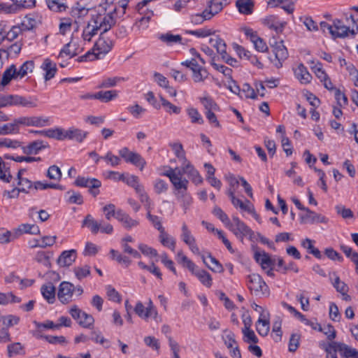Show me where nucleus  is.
Listing matches in <instances>:
<instances>
[{
  "instance_id": "nucleus-1",
  "label": "nucleus",
  "mask_w": 358,
  "mask_h": 358,
  "mask_svg": "<svg viewBox=\"0 0 358 358\" xmlns=\"http://www.w3.org/2000/svg\"><path fill=\"white\" fill-rule=\"evenodd\" d=\"M117 9L113 11H106V8L101 7L95 14L91 15L87 26L84 28L82 38L85 41H91L92 38L100 31L106 34L115 24L114 14Z\"/></svg>"
},
{
  "instance_id": "nucleus-2",
  "label": "nucleus",
  "mask_w": 358,
  "mask_h": 358,
  "mask_svg": "<svg viewBox=\"0 0 358 358\" xmlns=\"http://www.w3.org/2000/svg\"><path fill=\"white\" fill-rule=\"evenodd\" d=\"M329 339L327 341L320 343V347L326 352V358H338L337 352L345 358L350 356L351 347L339 342L333 341L336 337H328Z\"/></svg>"
},
{
  "instance_id": "nucleus-3",
  "label": "nucleus",
  "mask_w": 358,
  "mask_h": 358,
  "mask_svg": "<svg viewBox=\"0 0 358 358\" xmlns=\"http://www.w3.org/2000/svg\"><path fill=\"white\" fill-rule=\"evenodd\" d=\"M105 34H100L98 40L96 41L93 51L96 50L97 52H91L88 51L85 55L78 58V61L81 62L87 60H94L99 58L100 54L105 55L108 53L112 48L113 43L111 40L106 38Z\"/></svg>"
},
{
  "instance_id": "nucleus-4",
  "label": "nucleus",
  "mask_w": 358,
  "mask_h": 358,
  "mask_svg": "<svg viewBox=\"0 0 358 358\" xmlns=\"http://www.w3.org/2000/svg\"><path fill=\"white\" fill-rule=\"evenodd\" d=\"M247 285L252 294L257 296H268L269 289L262 276L257 273H252L247 277Z\"/></svg>"
},
{
  "instance_id": "nucleus-5",
  "label": "nucleus",
  "mask_w": 358,
  "mask_h": 358,
  "mask_svg": "<svg viewBox=\"0 0 358 358\" xmlns=\"http://www.w3.org/2000/svg\"><path fill=\"white\" fill-rule=\"evenodd\" d=\"M134 312L138 317L145 321L150 318L156 322L160 320L157 310L150 299L148 300L146 307H145L141 301H138L135 306Z\"/></svg>"
},
{
  "instance_id": "nucleus-6",
  "label": "nucleus",
  "mask_w": 358,
  "mask_h": 358,
  "mask_svg": "<svg viewBox=\"0 0 358 358\" xmlns=\"http://www.w3.org/2000/svg\"><path fill=\"white\" fill-rule=\"evenodd\" d=\"M21 106L23 107H36V105L31 101H28L25 97L20 95H1L0 96V108Z\"/></svg>"
},
{
  "instance_id": "nucleus-7",
  "label": "nucleus",
  "mask_w": 358,
  "mask_h": 358,
  "mask_svg": "<svg viewBox=\"0 0 358 358\" xmlns=\"http://www.w3.org/2000/svg\"><path fill=\"white\" fill-rule=\"evenodd\" d=\"M120 156L127 162L139 168L142 171L146 165L145 159L138 153L130 151L124 147L119 150Z\"/></svg>"
},
{
  "instance_id": "nucleus-8",
  "label": "nucleus",
  "mask_w": 358,
  "mask_h": 358,
  "mask_svg": "<svg viewBox=\"0 0 358 358\" xmlns=\"http://www.w3.org/2000/svg\"><path fill=\"white\" fill-rule=\"evenodd\" d=\"M69 313L84 328L90 329L94 324V320L92 315L86 313L76 306L70 309Z\"/></svg>"
},
{
  "instance_id": "nucleus-9",
  "label": "nucleus",
  "mask_w": 358,
  "mask_h": 358,
  "mask_svg": "<svg viewBox=\"0 0 358 358\" xmlns=\"http://www.w3.org/2000/svg\"><path fill=\"white\" fill-rule=\"evenodd\" d=\"M169 169L162 173V176H166L169 178L174 189L185 188V184L189 183V181L182 178V173L178 168L172 169L168 167Z\"/></svg>"
},
{
  "instance_id": "nucleus-10",
  "label": "nucleus",
  "mask_w": 358,
  "mask_h": 358,
  "mask_svg": "<svg viewBox=\"0 0 358 358\" xmlns=\"http://www.w3.org/2000/svg\"><path fill=\"white\" fill-rule=\"evenodd\" d=\"M75 184L78 187H88L89 192L94 196H96L99 194L98 189L101 186V182L96 178H90L78 176Z\"/></svg>"
},
{
  "instance_id": "nucleus-11",
  "label": "nucleus",
  "mask_w": 358,
  "mask_h": 358,
  "mask_svg": "<svg viewBox=\"0 0 358 358\" xmlns=\"http://www.w3.org/2000/svg\"><path fill=\"white\" fill-rule=\"evenodd\" d=\"M273 48V53L275 55L274 59H271L274 66L280 69L282 66V62L287 58L288 52L286 47L283 44V41L275 42L274 45H271Z\"/></svg>"
},
{
  "instance_id": "nucleus-12",
  "label": "nucleus",
  "mask_w": 358,
  "mask_h": 358,
  "mask_svg": "<svg viewBox=\"0 0 358 358\" xmlns=\"http://www.w3.org/2000/svg\"><path fill=\"white\" fill-rule=\"evenodd\" d=\"M16 123L17 127L24 125L27 127H44L50 124L49 117H20L16 118Z\"/></svg>"
},
{
  "instance_id": "nucleus-13",
  "label": "nucleus",
  "mask_w": 358,
  "mask_h": 358,
  "mask_svg": "<svg viewBox=\"0 0 358 358\" xmlns=\"http://www.w3.org/2000/svg\"><path fill=\"white\" fill-rule=\"evenodd\" d=\"M74 286L72 283L64 281L60 283L57 292L58 299L64 304L72 301Z\"/></svg>"
},
{
  "instance_id": "nucleus-14",
  "label": "nucleus",
  "mask_w": 358,
  "mask_h": 358,
  "mask_svg": "<svg viewBox=\"0 0 358 358\" xmlns=\"http://www.w3.org/2000/svg\"><path fill=\"white\" fill-rule=\"evenodd\" d=\"M306 213L300 216L301 223H327L329 219L324 215L317 213L315 211L310 210L308 208H306Z\"/></svg>"
},
{
  "instance_id": "nucleus-15",
  "label": "nucleus",
  "mask_w": 358,
  "mask_h": 358,
  "mask_svg": "<svg viewBox=\"0 0 358 358\" xmlns=\"http://www.w3.org/2000/svg\"><path fill=\"white\" fill-rule=\"evenodd\" d=\"M333 31V38H345L348 36L349 34H351L352 36L355 35V31L353 28L350 29L343 21L338 19L334 20Z\"/></svg>"
},
{
  "instance_id": "nucleus-16",
  "label": "nucleus",
  "mask_w": 358,
  "mask_h": 358,
  "mask_svg": "<svg viewBox=\"0 0 358 358\" xmlns=\"http://www.w3.org/2000/svg\"><path fill=\"white\" fill-rule=\"evenodd\" d=\"M262 22L270 29L274 30L276 34L282 33L287 24L286 22L281 21L279 19V17L275 15H271L266 17L263 19Z\"/></svg>"
},
{
  "instance_id": "nucleus-17",
  "label": "nucleus",
  "mask_w": 358,
  "mask_h": 358,
  "mask_svg": "<svg viewBox=\"0 0 358 358\" xmlns=\"http://www.w3.org/2000/svg\"><path fill=\"white\" fill-rule=\"evenodd\" d=\"M230 231H231L234 234L243 240L245 236H249L250 238H252L254 232L252 230L248 227L244 222H242L239 224L235 226L231 222H229V224L227 226Z\"/></svg>"
},
{
  "instance_id": "nucleus-18",
  "label": "nucleus",
  "mask_w": 358,
  "mask_h": 358,
  "mask_svg": "<svg viewBox=\"0 0 358 358\" xmlns=\"http://www.w3.org/2000/svg\"><path fill=\"white\" fill-rule=\"evenodd\" d=\"M256 329L259 336H267L270 329L269 313L263 311L256 322Z\"/></svg>"
},
{
  "instance_id": "nucleus-19",
  "label": "nucleus",
  "mask_w": 358,
  "mask_h": 358,
  "mask_svg": "<svg viewBox=\"0 0 358 358\" xmlns=\"http://www.w3.org/2000/svg\"><path fill=\"white\" fill-rule=\"evenodd\" d=\"M188 184L189 183L185 184V188L175 189L176 191L175 194L177 199L180 201L185 213H186L187 210L192 203V198L190 194L187 193Z\"/></svg>"
},
{
  "instance_id": "nucleus-20",
  "label": "nucleus",
  "mask_w": 358,
  "mask_h": 358,
  "mask_svg": "<svg viewBox=\"0 0 358 358\" xmlns=\"http://www.w3.org/2000/svg\"><path fill=\"white\" fill-rule=\"evenodd\" d=\"M182 174H187L196 185L201 184L203 182L202 177L189 162L187 161V162L182 163Z\"/></svg>"
},
{
  "instance_id": "nucleus-21",
  "label": "nucleus",
  "mask_w": 358,
  "mask_h": 358,
  "mask_svg": "<svg viewBox=\"0 0 358 358\" xmlns=\"http://www.w3.org/2000/svg\"><path fill=\"white\" fill-rule=\"evenodd\" d=\"M77 252L76 250H65L62 252L57 259L60 266H69L76 261Z\"/></svg>"
},
{
  "instance_id": "nucleus-22",
  "label": "nucleus",
  "mask_w": 358,
  "mask_h": 358,
  "mask_svg": "<svg viewBox=\"0 0 358 358\" xmlns=\"http://www.w3.org/2000/svg\"><path fill=\"white\" fill-rule=\"evenodd\" d=\"M64 139L74 140L81 143L87 137L88 132L77 128H70L64 130Z\"/></svg>"
},
{
  "instance_id": "nucleus-23",
  "label": "nucleus",
  "mask_w": 358,
  "mask_h": 358,
  "mask_svg": "<svg viewBox=\"0 0 358 358\" xmlns=\"http://www.w3.org/2000/svg\"><path fill=\"white\" fill-rule=\"evenodd\" d=\"M41 68L45 72L44 75L45 81L53 78L57 71L56 64L52 62L49 58L44 59Z\"/></svg>"
},
{
  "instance_id": "nucleus-24",
  "label": "nucleus",
  "mask_w": 358,
  "mask_h": 358,
  "mask_svg": "<svg viewBox=\"0 0 358 358\" xmlns=\"http://www.w3.org/2000/svg\"><path fill=\"white\" fill-rule=\"evenodd\" d=\"M254 259L257 263L260 264L263 269L274 264V260L272 259L270 255L265 251H255L254 254Z\"/></svg>"
},
{
  "instance_id": "nucleus-25",
  "label": "nucleus",
  "mask_w": 358,
  "mask_h": 358,
  "mask_svg": "<svg viewBox=\"0 0 358 358\" xmlns=\"http://www.w3.org/2000/svg\"><path fill=\"white\" fill-rule=\"evenodd\" d=\"M117 220L121 222L122 226L127 229L135 227L139 224L138 220L132 219L127 213L120 208H119V213L117 214Z\"/></svg>"
},
{
  "instance_id": "nucleus-26",
  "label": "nucleus",
  "mask_w": 358,
  "mask_h": 358,
  "mask_svg": "<svg viewBox=\"0 0 358 358\" xmlns=\"http://www.w3.org/2000/svg\"><path fill=\"white\" fill-rule=\"evenodd\" d=\"M236 6L240 13L248 15L253 13L255 3L252 0H236Z\"/></svg>"
},
{
  "instance_id": "nucleus-27",
  "label": "nucleus",
  "mask_w": 358,
  "mask_h": 358,
  "mask_svg": "<svg viewBox=\"0 0 358 358\" xmlns=\"http://www.w3.org/2000/svg\"><path fill=\"white\" fill-rule=\"evenodd\" d=\"M294 75L302 84H308L312 79V76L302 64L298 65L294 69Z\"/></svg>"
},
{
  "instance_id": "nucleus-28",
  "label": "nucleus",
  "mask_w": 358,
  "mask_h": 358,
  "mask_svg": "<svg viewBox=\"0 0 358 358\" xmlns=\"http://www.w3.org/2000/svg\"><path fill=\"white\" fill-rule=\"evenodd\" d=\"M227 0H211L208 2V8H206L208 13V17H213L216 14L220 13L224 8V2Z\"/></svg>"
},
{
  "instance_id": "nucleus-29",
  "label": "nucleus",
  "mask_w": 358,
  "mask_h": 358,
  "mask_svg": "<svg viewBox=\"0 0 358 358\" xmlns=\"http://www.w3.org/2000/svg\"><path fill=\"white\" fill-rule=\"evenodd\" d=\"M118 180L125 182L129 186L133 187L135 189L136 192H142V188L143 187V186L141 184H140L139 178L138 176L131 175L125 178L123 174H121L119 175Z\"/></svg>"
},
{
  "instance_id": "nucleus-30",
  "label": "nucleus",
  "mask_w": 358,
  "mask_h": 358,
  "mask_svg": "<svg viewBox=\"0 0 358 358\" xmlns=\"http://www.w3.org/2000/svg\"><path fill=\"white\" fill-rule=\"evenodd\" d=\"M41 292L43 296L48 301L49 303H53L55 301V287L52 282H48L42 285Z\"/></svg>"
},
{
  "instance_id": "nucleus-31",
  "label": "nucleus",
  "mask_w": 358,
  "mask_h": 358,
  "mask_svg": "<svg viewBox=\"0 0 358 358\" xmlns=\"http://www.w3.org/2000/svg\"><path fill=\"white\" fill-rule=\"evenodd\" d=\"M17 78V69L15 65L12 64L3 73L2 79L1 81V86L7 85L12 79Z\"/></svg>"
},
{
  "instance_id": "nucleus-32",
  "label": "nucleus",
  "mask_w": 358,
  "mask_h": 358,
  "mask_svg": "<svg viewBox=\"0 0 358 358\" xmlns=\"http://www.w3.org/2000/svg\"><path fill=\"white\" fill-rule=\"evenodd\" d=\"M48 8L55 13H62L66 11L68 6L66 3L59 0H45Z\"/></svg>"
},
{
  "instance_id": "nucleus-33",
  "label": "nucleus",
  "mask_w": 358,
  "mask_h": 358,
  "mask_svg": "<svg viewBox=\"0 0 358 358\" xmlns=\"http://www.w3.org/2000/svg\"><path fill=\"white\" fill-rule=\"evenodd\" d=\"M198 278L200 282L206 287H210L213 283V279L210 274L205 270H194L192 273Z\"/></svg>"
},
{
  "instance_id": "nucleus-34",
  "label": "nucleus",
  "mask_w": 358,
  "mask_h": 358,
  "mask_svg": "<svg viewBox=\"0 0 358 358\" xmlns=\"http://www.w3.org/2000/svg\"><path fill=\"white\" fill-rule=\"evenodd\" d=\"M20 128L17 127L16 120L14 119L10 123L0 124V135L5 136L13 134H18Z\"/></svg>"
},
{
  "instance_id": "nucleus-35",
  "label": "nucleus",
  "mask_w": 358,
  "mask_h": 358,
  "mask_svg": "<svg viewBox=\"0 0 358 358\" xmlns=\"http://www.w3.org/2000/svg\"><path fill=\"white\" fill-rule=\"evenodd\" d=\"M47 145L43 144V141H36L22 148L23 152L26 155H36L43 148H46Z\"/></svg>"
},
{
  "instance_id": "nucleus-36",
  "label": "nucleus",
  "mask_w": 358,
  "mask_h": 358,
  "mask_svg": "<svg viewBox=\"0 0 358 358\" xmlns=\"http://www.w3.org/2000/svg\"><path fill=\"white\" fill-rule=\"evenodd\" d=\"M40 133L48 138H55L59 141L64 140V129L62 128L49 129L44 131H36Z\"/></svg>"
},
{
  "instance_id": "nucleus-37",
  "label": "nucleus",
  "mask_w": 358,
  "mask_h": 358,
  "mask_svg": "<svg viewBox=\"0 0 358 358\" xmlns=\"http://www.w3.org/2000/svg\"><path fill=\"white\" fill-rule=\"evenodd\" d=\"M209 43L216 48L217 53L221 56L225 55L227 53V45L223 39L216 36L215 37L209 39Z\"/></svg>"
},
{
  "instance_id": "nucleus-38",
  "label": "nucleus",
  "mask_w": 358,
  "mask_h": 358,
  "mask_svg": "<svg viewBox=\"0 0 358 358\" xmlns=\"http://www.w3.org/2000/svg\"><path fill=\"white\" fill-rule=\"evenodd\" d=\"M159 38L164 43H166L169 45H171L174 43H180L185 44L182 42V38L180 35H173L171 33H166L164 34H161L159 36Z\"/></svg>"
},
{
  "instance_id": "nucleus-39",
  "label": "nucleus",
  "mask_w": 358,
  "mask_h": 358,
  "mask_svg": "<svg viewBox=\"0 0 358 358\" xmlns=\"http://www.w3.org/2000/svg\"><path fill=\"white\" fill-rule=\"evenodd\" d=\"M203 262L205 264L208 268H210L213 272L222 273L224 271L222 265L214 257L211 255L210 253H208V258L210 259V262L213 264V266L208 265L206 262V257L204 255H201Z\"/></svg>"
},
{
  "instance_id": "nucleus-40",
  "label": "nucleus",
  "mask_w": 358,
  "mask_h": 358,
  "mask_svg": "<svg viewBox=\"0 0 358 358\" xmlns=\"http://www.w3.org/2000/svg\"><path fill=\"white\" fill-rule=\"evenodd\" d=\"M159 234V240L161 243L169 248H170L172 251H174L176 247V241L175 239L170 236L166 231L165 229L161 231Z\"/></svg>"
},
{
  "instance_id": "nucleus-41",
  "label": "nucleus",
  "mask_w": 358,
  "mask_h": 358,
  "mask_svg": "<svg viewBox=\"0 0 358 358\" xmlns=\"http://www.w3.org/2000/svg\"><path fill=\"white\" fill-rule=\"evenodd\" d=\"M243 322L244 327L242 329L243 336H255L252 330H250L252 325V319L248 311H245L242 315Z\"/></svg>"
},
{
  "instance_id": "nucleus-42",
  "label": "nucleus",
  "mask_w": 358,
  "mask_h": 358,
  "mask_svg": "<svg viewBox=\"0 0 358 358\" xmlns=\"http://www.w3.org/2000/svg\"><path fill=\"white\" fill-rule=\"evenodd\" d=\"M95 99H99L103 102H108L117 96L116 90L100 91L95 93Z\"/></svg>"
},
{
  "instance_id": "nucleus-43",
  "label": "nucleus",
  "mask_w": 358,
  "mask_h": 358,
  "mask_svg": "<svg viewBox=\"0 0 358 358\" xmlns=\"http://www.w3.org/2000/svg\"><path fill=\"white\" fill-rule=\"evenodd\" d=\"M88 8L78 4V6L71 8L70 13L75 19L76 22H77V20H82L88 14Z\"/></svg>"
},
{
  "instance_id": "nucleus-44",
  "label": "nucleus",
  "mask_w": 358,
  "mask_h": 358,
  "mask_svg": "<svg viewBox=\"0 0 358 358\" xmlns=\"http://www.w3.org/2000/svg\"><path fill=\"white\" fill-rule=\"evenodd\" d=\"M177 261L178 263L182 264L183 266L187 267L192 273H194V270L196 268V264L188 259L182 251L178 252Z\"/></svg>"
},
{
  "instance_id": "nucleus-45",
  "label": "nucleus",
  "mask_w": 358,
  "mask_h": 358,
  "mask_svg": "<svg viewBox=\"0 0 358 358\" xmlns=\"http://www.w3.org/2000/svg\"><path fill=\"white\" fill-rule=\"evenodd\" d=\"M177 261L178 263L182 264L183 266L187 267L192 273H194V270L196 268V264L188 259L182 251L178 252Z\"/></svg>"
},
{
  "instance_id": "nucleus-46",
  "label": "nucleus",
  "mask_w": 358,
  "mask_h": 358,
  "mask_svg": "<svg viewBox=\"0 0 358 358\" xmlns=\"http://www.w3.org/2000/svg\"><path fill=\"white\" fill-rule=\"evenodd\" d=\"M200 101L206 111H218L220 110L219 106L215 101L209 96L200 98Z\"/></svg>"
},
{
  "instance_id": "nucleus-47",
  "label": "nucleus",
  "mask_w": 358,
  "mask_h": 358,
  "mask_svg": "<svg viewBox=\"0 0 358 358\" xmlns=\"http://www.w3.org/2000/svg\"><path fill=\"white\" fill-rule=\"evenodd\" d=\"M83 226L89 227L93 234H96L100 229V224L98 223L91 215H87L83 222Z\"/></svg>"
},
{
  "instance_id": "nucleus-48",
  "label": "nucleus",
  "mask_w": 358,
  "mask_h": 358,
  "mask_svg": "<svg viewBox=\"0 0 358 358\" xmlns=\"http://www.w3.org/2000/svg\"><path fill=\"white\" fill-rule=\"evenodd\" d=\"M208 76V73L207 70L201 66L196 69L195 71H192V78L195 83L203 82Z\"/></svg>"
},
{
  "instance_id": "nucleus-49",
  "label": "nucleus",
  "mask_w": 358,
  "mask_h": 358,
  "mask_svg": "<svg viewBox=\"0 0 358 358\" xmlns=\"http://www.w3.org/2000/svg\"><path fill=\"white\" fill-rule=\"evenodd\" d=\"M56 238H57V236H45L43 237H42V238L40 241V243H36V244H31V248H46L48 246H52L55 244V241H56Z\"/></svg>"
},
{
  "instance_id": "nucleus-50",
  "label": "nucleus",
  "mask_w": 358,
  "mask_h": 358,
  "mask_svg": "<svg viewBox=\"0 0 358 358\" xmlns=\"http://www.w3.org/2000/svg\"><path fill=\"white\" fill-rule=\"evenodd\" d=\"M170 146L172 148V150L174 151L176 156L180 161L182 162V163L187 162V159L185 157V152L181 143H171Z\"/></svg>"
},
{
  "instance_id": "nucleus-51",
  "label": "nucleus",
  "mask_w": 358,
  "mask_h": 358,
  "mask_svg": "<svg viewBox=\"0 0 358 358\" xmlns=\"http://www.w3.org/2000/svg\"><path fill=\"white\" fill-rule=\"evenodd\" d=\"M7 349L9 357H13L17 355H24L25 353L24 347L20 343L10 344L8 345Z\"/></svg>"
},
{
  "instance_id": "nucleus-52",
  "label": "nucleus",
  "mask_w": 358,
  "mask_h": 358,
  "mask_svg": "<svg viewBox=\"0 0 358 358\" xmlns=\"http://www.w3.org/2000/svg\"><path fill=\"white\" fill-rule=\"evenodd\" d=\"M333 285L337 292H340L342 295L345 296V299H347L350 297L347 294L348 291V285L344 282L341 281L338 276H336L335 280L333 282Z\"/></svg>"
},
{
  "instance_id": "nucleus-53",
  "label": "nucleus",
  "mask_w": 358,
  "mask_h": 358,
  "mask_svg": "<svg viewBox=\"0 0 358 358\" xmlns=\"http://www.w3.org/2000/svg\"><path fill=\"white\" fill-rule=\"evenodd\" d=\"M12 176L10 173L9 168L0 157V179L6 182H9Z\"/></svg>"
},
{
  "instance_id": "nucleus-54",
  "label": "nucleus",
  "mask_w": 358,
  "mask_h": 358,
  "mask_svg": "<svg viewBox=\"0 0 358 358\" xmlns=\"http://www.w3.org/2000/svg\"><path fill=\"white\" fill-rule=\"evenodd\" d=\"M36 19L30 15H26L24 20L21 22L20 27L22 30L29 31L33 29L36 27Z\"/></svg>"
},
{
  "instance_id": "nucleus-55",
  "label": "nucleus",
  "mask_w": 358,
  "mask_h": 358,
  "mask_svg": "<svg viewBox=\"0 0 358 358\" xmlns=\"http://www.w3.org/2000/svg\"><path fill=\"white\" fill-rule=\"evenodd\" d=\"M34 68V63L33 61H27L25 62L19 69V70H17V78L20 77V78L25 76L28 71H32V70Z\"/></svg>"
},
{
  "instance_id": "nucleus-56",
  "label": "nucleus",
  "mask_w": 358,
  "mask_h": 358,
  "mask_svg": "<svg viewBox=\"0 0 358 358\" xmlns=\"http://www.w3.org/2000/svg\"><path fill=\"white\" fill-rule=\"evenodd\" d=\"M46 176L51 180L59 181L62 178V171L57 166L52 165L48 168Z\"/></svg>"
},
{
  "instance_id": "nucleus-57",
  "label": "nucleus",
  "mask_w": 358,
  "mask_h": 358,
  "mask_svg": "<svg viewBox=\"0 0 358 358\" xmlns=\"http://www.w3.org/2000/svg\"><path fill=\"white\" fill-rule=\"evenodd\" d=\"M73 271L76 278L80 280L89 276L91 273L90 267L87 265L75 267Z\"/></svg>"
},
{
  "instance_id": "nucleus-58",
  "label": "nucleus",
  "mask_w": 358,
  "mask_h": 358,
  "mask_svg": "<svg viewBox=\"0 0 358 358\" xmlns=\"http://www.w3.org/2000/svg\"><path fill=\"white\" fill-rule=\"evenodd\" d=\"M103 211L105 213L106 218L108 220H110V219L114 217L117 220V214L119 213V209H115V206L112 203H109L106 205L103 208Z\"/></svg>"
},
{
  "instance_id": "nucleus-59",
  "label": "nucleus",
  "mask_w": 358,
  "mask_h": 358,
  "mask_svg": "<svg viewBox=\"0 0 358 358\" xmlns=\"http://www.w3.org/2000/svg\"><path fill=\"white\" fill-rule=\"evenodd\" d=\"M181 238L187 245L196 242L194 237L191 234L190 231L185 224H183L182 226Z\"/></svg>"
},
{
  "instance_id": "nucleus-60",
  "label": "nucleus",
  "mask_w": 358,
  "mask_h": 358,
  "mask_svg": "<svg viewBox=\"0 0 358 358\" xmlns=\"http://www.w3.org/2000/svg\"><path fill=\"white\" fill-rule=\"evenodd\" d=\"M160 100L162 102V105L163 107L166 108V111L170 114L175 113V114H179L181 111V108L180 107H178L166 99H165L164 97L161 96Z\"/></svg>"
},
{
  "instance_id": "nucleus-61",
  "label": "nucleus",
  "mask_w": 358,
  "mask_h": 358,
  "mask_svg": "<svg viewBox=\"0 0 358 358\" xmlns=\"http://www.w3.org/2000/svg\"><path fill=\"white\" fill-rule=\"evenodd\" d=\"M187 114L191 118L192 123H196L199 124H202L203 123V120L197 109L194 108H189L187 109Z\"/></svg>"
},
{
  "instance_id": "nucleus-62",
  "label": "nucleus",
  "mask_w": 358,
  "mask_h": 358,
  "mask_svg": "<svg viewBox=\"0 0 358 358\" xmlns=\"http://www.w3.org/2000/svg\"><path fill=\"white\" fill-rule=\"evenodd\" d=\"M19 230L22 233L30 234H38L40 233L39 227L36 224H22L19 227Z\"/></svg>"
},
{
  "instance_id": "nucleus-63",
  "label": "nucleus",
  "mask_w": 358,
  "mask_h": 358,
  "mask_svg": "<svg viewBox=\"0 0 358 358\" xmlns=\"http://www.w3.org/2000/svg\"><path fill=\"white\" fill-rule=\"evenodd\" d=\"M147 218L152 223L153 227L157 229L159 232L164 229L162 224L161 218L157 215H152L150 210H148L147 213Z\"/></svg>"
},
{
  "instance_id": "nucleus-64",
  "label": "nucleus",
  "mask_w": 358,
  "mask_h": 358,
  "mask_svg": "<svg viewBox=\"0 0 358 358\" xmlns=\"http://www.w3.org/2000/svg\"><path fill=\"white\" fill-rule=\"evenodd\" d=\"M169 185L168 183L162 179H157L154 183V189L155 192L159 194L164 192H166L168 190Z\"/></svg>"
}]
</instances>
